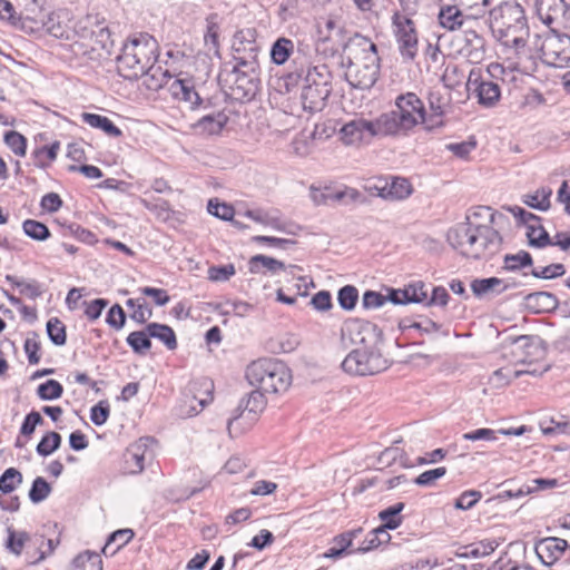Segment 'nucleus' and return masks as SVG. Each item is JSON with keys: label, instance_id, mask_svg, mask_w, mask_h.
Masks as SVG:
<instances>
[{"label": "nucleus", "instance_id": "f257e3e1", "mask_svg": "<svg viewBox=\"0 0 570 570\" xmlns=\"http://www.w3.org/2000/svg\"><path fill=\"white\" fill-rule=\"evenodd\" d=\"M448 242L462 256L479 259L500 249L502 238L489 224H479L468 218L448 232Z\"/></svg>", "mask_w": 570, "mask_h": 570}, {"label": "nucleus", "instance_id": "f03ea898", "mask_svg": "<svg viewBox=\"0 0 570 570\" xmlns=\"http://www.w3.org/2000/svg\"><path fill=\"white\" fill-rule=\"evenodd\" d=\"M420 125L428 130V112L424 102L414 92L397 96L395 108L379 116L383 136L406 137Z\"/></svg>", "mask_w": 570, "mask_h": 570}, {"label": "nucleus", "instance_id": "7ed1b4c3", "mask_svg": "<svg viewBox=\"0 0 570 570\" xmlns=\"http://www.w3.org/2000/svg\"><path fill=\"white\" fill-rule=\"evenodd\" d=\"M158 43L147 33L132 37L124 45L120 56L117 58L118 72L126 79H138L151 73L155 78L160 67L155 68Z\"/></svg>", "mask_w": 570, "mask_h": 570}, {"label": "nucleus", "instance_id": "20e7f679", "mask_svg": "<svg viewBox=\"0 0 570 570\" xmlns=\"http://www.w3.org/2000/svg\"><path fill=\"white\" fill-rule=\"evenodd\" d=\"M346 79L358 89H370L380 73V57L376 45L368 38L355 35L348 48Z\"/></svg>", "mask_w": 570, "mask_h": 570}, {"label": "nucleus", "instance_id": "39448f33", "mask_svg": "<svg viewBox=\"0 0 570 570\" xmlns=\"http://www.w3.org/2000/svg\"><path fill=\"white\" fill-rule=\"evenodd\" d=\"M488 26L505 47L524 48L529 29L523 8L515 2H503L490 11Z\"/></svg>", "mask_w": 570, "mask_h": 570}, {"label": "nucleus", "instance_id": "423d86ee", "mask_svg": "<svg viewBox=\"0 0 570 570\" xmlns=\"http://www.w3.org/2000/svg\"><path fill=\"white\" fill-rule=\"evenodd\" d=\"M218 80L226 96L232 100L250 101L261 89L258 63L254 59L237 58L232 69L225 67L219 72Z\"/></svg>", "mask_w": 570, "mask_h": 570}, {"label": "nucleus", "instance_id": "0eeeda50", "mask_svg": "<svg viewBox=\"0 0 570 570\" xmlns=\"http://www.w3.org/2000/svg\"><path fill=\"white\" fill-rule=\"evenodd\" d=\"M248 383L266 393L285 392L292 383L289 368L276 358H259L252 362L246 370Z\"/></svg>", "mask_w": 570, "mask_h": 570}, {"label": "nucleus", "instance_id": "6e6552de", "mask_svg": "<svg viewBox=\"0 0 570 570\" xmlns=\"http://www.w3.org/2000/svg\"><path fill=\"white\" fill-rule=\"evenodd\" d=\"M503 72L504 69L499 63H490L484 72L480 68H472L468 77L466 89L481 106L492 108L501 98L499 75Z\"/></svg>", "mask_w": 570, "mask_h": 570}, {"label": "nucleus", "instance_id": "1a4fd4ad", "mask_svg": "<svg viewBox=\"0 0 570 570\" xmlns=\"http://www.w3.org/2000/svg\"><path fill=\"white\" fill-rule=\"evenodd\" d=\"M342 370L354 376L379 374L389 368L390 362L375 345L353 348L343 360Z\"/></svg>", "mask_w": 570, "mask_h": 570}, {"label": "nucleus", "instance_id": "9d476101", "mask_svg": "<svg viewBox=\"0 0 570 570\" xmlns=\"http://www.w3.org/2000/svg\"><path fill=\"white\" fill-rule=\"evenodd\" d=\"M511 343L513 346L512 354L515 362L522 365H528V368L515 371L514 374L517 377L522 374L542 375L549 371L550 365L548 364L535 366V364L543 361L547 355V351L541 338L531 335H520L514 337Z\"/></svg>", "mask_w": 570, "mask_h": 570}, {"label": "nucleus", "instance_id": "9b49d317", "mask_svg": "<svg viewBox=\"0 0 570 570\" xmlns=\"http://www.w3.org/2000/svg\"><path fill=\"white\" fill-rule=\"evenodd\" d=\"M293 70L284 77L287 89L297 86L301 81L313 88H328L332 90V75L324 63L312 66L304 53L297 52L293 60Z\"/></svg>", "mask_w": 570, "mask_h": 570}, {"label": "nucleus", "instance_id": "f8f14e48", "mask_svg": "<svg viewBox=\"0 0 570 570\" xmlns=\"http://www.w3.org/2000/svg\"><path fill=\"white\" fill-rule=\"evenodd\" d=\"M402 12L395 11L392 16V31L397 45V50L405 61L415 59L419 52V36L414 21L410 16L415 12H407L403 7Z\"/></svg>", "mask_w": 570, "mask_h": 570}, {"label": "nucleus", "instance_id": "ddd939ff", "mask_svg": "<svg viewBox=\"0 0 570 570\" xmlns=\"http://www.w3.org/2000/svg\"><path fill=\"white\" fill-rule=\"evenodd\" d=\"M316 40L325 45V50L335 53L348 49L353 38L347 40L344 22L338 16L327 14L316 20Z\"/></svg>", "mask_w": 570, "mask_h": 570}, {"label": "nucleus", "instance_id": "4468645a", "mask_svg": "<svg viewBox=\"0 0 570 570\" xmlns=\"http://www.w3.org/2000/svg\"><path fill=\"white\" fill-rule=\"evenodd\" d=\"M544 63L556 68L570 66V36L551 31L539 46Z\"/></svg>", "mask_w": 570, "mask_h": 570}, {"label": "nucleus", "instance_id": "2eb2a0df", "mask_svg": "<svg viewBox=\"0 0 570 570\" xmlns=\"http://www.w3.org/2000/svg\"><path fill=\"white\" fill-rule=\"evenodd\" d=\"M210 386L212 383L207 380L190 382L183 392L176 407L177 415L180 417H191L203 411L212 400Z\"/></svg>", "mask_w": 570, "mask_h": 570}, {"label": "nucleus", "instance_id": "dca6fc26", "mask_svg": "<svg viewBox=\"0 0 570 570\" xmlns=\"http://www.w3.org/2000/svg\"><path fill=\"white\" fill-rule=\"evenodd\" d=\"M338 135L343 144L356 145L366 138L383 136V131L379 127V117L375 120L360 117L344 124L338 130Z\"/></svg>", "mask_w": 570, "mask_h": 570}, {"label": "nucleus", "instance_id": "f3484780", "mask_svg": "<svg viewBox=\"0 0 570 570\" xmlns=\"http://www.w3.org/2000/svg\"><path fill=\"white\" fill-rule=\"evenodd\" d=\"M535 10L539 19L551 31L564 27L570 21V7L564 0H537Z\"/></svg>", "mask_w": 570, "mask_h": 570}, {"label": "nucleus", "instance_id": "a211bd4d", "mask_svg": "<svg viewBox=\"0 0 570 570\" xmlns=\"http://www.w3.org/2000/svg\"><path fill=\"white\" fill-rule=\"evenodd\" d=\"M375 335V326L368 322L356 318L347 320L341 327V345L348 348L352 345H371V338Z\"/></svg>", "mask_w": 570, "mask_h": 570}, {"label": "nucleus", "instance_id": "6ab92c4d", "mask_svg": "<svg viewBox=\"0 0 570 570\" xmlns=\"http://www.w3.org/2000/svg\"><path fill=\"white\" fill-rule=\"evenodd\" d=\"M485 32H473L468 36H454L452 46L455 51L472 63L481 62L487 52Z\"/></svg>", "mask_w": 570, "mask_h": 570}, {"label": "nucleus", "instance_id": "aec40b11", "mask_svg": "<svg viewBox=\"0 0 570 570\" xmlns=\"http://www.w3.org/2000/svg\"><path fill=\"white\" fill-rule=\"evenodd\" d=\"M568 548L570 547L567 540L548 537L539 540L535 543L534 550L543 564L551 566L564 556Z\"/></svg>", "mask_w": 570, "mask_h": 570}, {"label": "nucleus", "instance_id": "412c9836", "mask_svg": "<svg viewBox=\"0 0 570 570\" xmlns=\"http://www.w3.org/2000/svg\"><path fill=\"white\" fill-rule=\"evenodd\" d=\"M32 538L33 535H30L27 531H18L8 527L4 547L16 557L21 556L23 549H27L26 561L28 562L29 557L33 554Z\"/></svg>", "mask_w": 570, "mask_h": 570}, {"label": "nucleus", "instance_id": "4be33fe9", "mask_svg": "<svg viewBox=\"0 0 570 570\" xmlns=\"http://www.w3.org/2000/svg\"><path fill=\"white\" fill-rule=\"evenodd\" d=\"M149 439H139L130 444L124 454L125 469L127 473L137 474L142 472L145 468V458L147 452V443Z\"/></svg>", "mask_w": 570, "mask_h": 570}, {"label": "nucleus", "instance_id": "5701e85b", "mask_svg": "<svg viewBox=\"0 0 570 570\" xmlns=\"http://www.w3.org/2000/svg\"><path fill=\"white\" fill-rule=\"evenodd\" d=\"M332 90L328 88H313L304 85L301 94V101L304 110L309 112L321 111L325 105Z\"/></svg>", "mask_w": 570, "mask_h": 570}, {"label": "nucleus", "instance_id": "b1692460", "mask_svg": "<svg viewBox=\"0 0 570 570\" xmlns=\"http://www.w3.org/2000/svg\"><path fill=\"white\" fill-rule=\"evenodd\" d=\"M243 216L250 218L254 222L262 224L264 226H269L275 230L289 233L287 229V224L281 218L279 212L276 209H247L243 213Z\"/></svg>", "mask_w": 570, "mask_h": 570}, {"label": "nucleus", "instance_id": "393cba45", "mask_svg": "<svg viewBox=\"0 0 570 570\" xmlns=\"http://www.w3.org/2000/svg\"><path fill=\"white\" fill-rule=\"evenodd\" d=\"M248 266L252 274L269 273L271 275H278L281 272L287 273V267L283 262L262 254L253 256Z\"/></svg>", "mask_w": 570, "mask_h": 570}, {"label": "nucleus", "instance_id": "a878e982", "mask_svg": "<svg viewBox=\"0 0 570 570\" xmlns=\"http://www.w3.org/2000/svg\"><path fill=\"white\" fill-rule=\"evenodd\" d=\"M170 92L171 95L180 100L188 102L191 108L197 107L200 104V97L195 90L190 80L187 79H175L170 83Z\"/></svg>", "mask_w": 570, "mask_h": 570}, {"label": "nucleus", "instance_id": "bb28decb", "mask_svg": "<svg viewBox=\"0 0 570 570\" xmlns=\"http://www.w3.org/2000/svg\"><path fill=\"white\" fill-rule=\"evenodd\" d=\"M469 12L463 11L458 4L441 6L438 13L440 26L449 31H456L462 20Z\"/></svg>", "mask_w": 570, "mask_h": 570}, {"label": "nucleus", "instance_id": "cd10ccee", "mask_svg": "<svg viewBox=\"0 0 570 570\" xmlns=\"http://www.w3.org/2000/svg\"><path fill=\"white\" fill-rule=\"evenodd\" d=\"M412 185L406 178L395 177L391 183H385L381 188L380 196L385 199H405L412 194Z\"/></svg>", "mask_w": 570, "mask_h": 570}, {"label": "nucleus", "instance_id": "c85d7f7f", "mask_svg": "<svg viewBox=\"0 0 570 570\" xmlns=\"http://www.w3.org/2000/svg\"><path fill=\"white\" fill-rule=\"evenodd\" d=\"M228 122V116L224 111L203 116L195 128L200 134L218 135Z\"/></svg>", "mask_w": 570, "mask_h": 570}, {"label": "nucleus", "instance_id": "c756f323", "mask_svg": "<svg viewBox=\"0 0 570 570\" xmlns=\"http://www.w3.org/2000/svg\"><path fill=\"white\" fill-rule=\"evenodd\" d=\"M59 540L47 539L42 534H35L32 538L33 554L29 557L28 564H37L50 556Z\"/></svg>", "mask_w": 570, "mask_h": 570}, {"label": "nucleus", "instance_id": "7c9ffc66", "mask_svg": "<svg viewBox=\"0 0 570 570\" xmlns=\"http://www.w3.org/2000/svg\"><path fill=\"white\" fill-rule=\"evenodd\" d=\"M146 330L151 338L160 341L169 351L177 348L176 334L170 326L153 322L146 325Z\"/></svg>", "mask_w": 570, "mask_h": 570}, {"label": "nucleus", "instance_id": "2f4dec72", "mask_svg": "<svg viewBox=\"0 0 570 570\" xmlns=\"http://www.w3.org/2000/svg\"><path fill=\"white\" fill-rule=\"evenodd\" d=\"M431 114H428V130L442 125V116L448 107V101L439 91H432L429 96Z\"/></svg>", "mask_w": 570, "mask_h": 570}, {"label": "nucleus", "instance_id": "473e14b6", "mask_svg": "<svg viewBox=\"0 0 570 570\" xmlns=\"http://www.w3.org/2000/svg\"><path fill=\"white\" fill-rule=\"evenodd\" d=\"M81 119L92 128L102 130L109 137H120L122 131L106 116L82 112Z\"/></svg>", "mask_w": 570, "mask_h": 570}, {"label": "nucleus", "instance_id": "72a5a7b5", "mask_svg": "<svg viewBox=\"0 0 570 570\" xmlns=\"http://www.w3.org/2000/svg\"><path fill=\"white\" fill-rule=\"evenodd\" d=\"M488 27V19L484 18L482 12H469L460 23L455 36H468L473 32H485Z\"/></svg>", "mask_w": 570, "mask_h": 570}, {"label": "nucleus", "instance_id": "f704fd0d", "mask_svg": "<svg viewBox=\"0 0 570 570\" xmlns=\"http://www.w3.org/2000/svg\"><path fill=\"white\" fill-rule=\"evenodd\" d=\"M471 289L475 296L481 297L488 293L501 294L508 289V285H503V281L498 277L476 278L471 283Z\"/></svg>", "mask_w": 570, "mask_h": 570}, {"label": "nucleus", "instance_id": "c9c22d12", "mask_svg": "<svg viewBox=\"0 0 570 570\" xmlns=\"http://www.w3.org/2000/svg\"><path fill=\"white\" fill-rule=\"evenodd\" d=\"M404 508L405 504L403 502H397L380 511L379 519L382 521L381 527H383L386 530L397 529L403 522V517L401 515V512L404 510Z\"/></svg>", "mask_w": 570, "mask_h": 570}, {"label": "nucleus", "instance_id": "e433bc0d", "mask_svg": "<svg viewBox=\"0 0 570 570\" xmlns=\"http://www.w3.org/2000/svg\"><path fill=\"white\" fill-rule=\"evenodd\" d=\"M6 279L14 287H17L20 294L27 296L30 299H37L45 293L42 285L37 279H19L12 275H7Z\"/></svg>", "mask_w": 570, "mask_h": 570}, {"label": "nucleus", "instance_id": "4c0bfd02", "mask_svg": "<svg viewBox=\"0 0 570 570\" xmlns=\"http://www.w3.org/2000/svg\"><path fill=\"white\" fill-rule=\"evenodd\" d=\"M294 53V42L288 38H278L271 48V59L275 65H284Z\"/></svg>", "mask_w": 570, "mask_h": 570}, {"label": "nucleus", "instance_id": "58836bf2", "mask_svg": "<svg viewBox=\"0 0 570 570\" xmlns=\"http://www.w3.org/2000/svg\"><path fill=\"white\" fill-rule=\"evenodd\" d=\"M533 259L530 253L519 250L515 254H507L503 258L502 268L508 272H518L524 267H531Z\"/></svg>", "mask_w": 570, "mask_h": 570}, {"label": "nucleus", "instance_id": "ea45409f", "mask_svg": "<svg viewBox=\"0 0 570 570\" xmlns=\"http://www.w3.org/2000/svg\"><path fill=\"white\" fill-rule=\"evenodd\" d=\"M72 570H102V560L97 552L85 551L73 559Z\"/></svg>", "mask_w": 570, "mask_h": 570}, {"label": "nucleus", "instance_id": "a19ab883", "mask_svg": "<svg viewBox=\"0 0 570 570\" xmlns=\"http://www.w3.org/2000/svg\"><path fill=\"white\" fill-rule=\"evenodd\" d=\"M150 338L149 332L145 328L131 332L127 336L126 342L136 354L145 355L151 347Z\"/></svg>", "mask_w": 570, "mask_h": 570}, {"label": "nucleus", "instance_id": "79ce46f5", "mask_svg": "<svg viewBox=\"0 0 570 570\" xmlns=\"http://www.w3.org/2000/svg\"><path fill=\"white\" fill-rule=\"evenodd\" d=\"M23 481L22 473L16 468H8L0 476V491L3 494L13 492Z\"/></svg>", "mask_w": 570, "mask_h": 570}, {"label": "nucleus", "instance_id": "37998d69", "mask_svg": "<svg viewBox=\"0 0 570 570\" xmlns=\"http://www.w3.org/2000/svg\"><path fill=\"white\" fill-rule=\"evenodd\" d=\"M363 195L355 188L345 187L341 190L330 188V205L342 203L345 205L363 200Z\"/></svg>", "mask_w": 570, "mask_h": 570}, {"label": "nucleus", "instance_id": "c03bdc74", "mask_svg": "<svg viewBox=\"0 0 570 570\" xmlns=\"http://www.w3.org/2000/svg\"><path fill=\"white\" fill-rule=\"evenodd\" d=\"M390 538L391 537L387 533V530L380 525L379 528L372 530L367 534L363 546L356 548L355 551H357V552L370 551L374 548H377L383 542H387L390 540Z\"/></svg>", "mask_w": 570, "mask_h": 570}, {"label": "nucleus", "instance_id": "a18cd8bd", "mask_svg": "<svg viewBox=\"0 0 570 570\" xmlns=\"http://www.w3.org/2000/svg\"><path fill=\"white\" fill-rule=\"evenodd\" d=\"M61 435L57 432H47L38 443L36 451L41 456H48L59 449Z\"/></svg>", "mask_w": 570, "mask_h": 570}, {"label": "nucleus", "instance_id": "49530a36", "mask_svg": "<svg viewBox=\"0 0 570 570\" xmlns=\"http://www.w3.org/2000/svg\"><path fill=\"white\" fill-rule=\"evenodd\" d=\"M22 229L27 236L35 240H46L50 237L49 228L41 222L35 219H26L22 224Z\"/></svg>", "mask_w": 570, "mask_h": 570}, {"label": "nucleus", "instance_id": "de8ad7c7", "mask_svg": "<svg viewBox=\"0 0 570 570\" xmlns=\"http://www.w3.org/2000/svg\"><path fill=\"white\" fill-rule=\"evenodd\" d=\"M51 493V485L42 476H37L29 490V499L32 503L45 501Z\"/></svg>", "mask_w": 570, "mask_h": 570}, {"label": "nucleus", "instance_id": "09e8293b", "mask_svg": "<svg viewBox=\"0 0 570 570\" xmlns=\"http://www.w3.org/2000/svg\"><path fill=\"white\" fill-rule=\"evenodd\" d=\"M47 334L55 345L62 346L66 344V326L58 317H51L47 322Z\"/></svg>", "mask_w": 570, "mask_h": 570}, {"label": "nucleus", "instance_id": "8fccbe9b", "mask_svg": "<svg viewBox=\"0 0 570 570\" xmlns=\"http://www.w3.org/2000/svg\"><path fill=\"white\" fill-rule=\"evenodd\" d=\"M358 301V291L353 285H345L340 288L337 293V302L340 306L345 311H352L355 308Z\"/></svg>", "mask_w": 570, "mask_h": 570}, {"label": "nucleus", "instance_id": "3c124183", "mask_svg": "<svg viewBox=\"0 0 570 570\" xmlns=\"http://www.w3.org/2000/svg\"><path fill=\"white\" fill-rule=\"evenodd\" d=\"M264 391L257 389L256 391H253L248 394V397L246 401L242 400L239 403V407L244 406V410L248 411L249 413H261L266 405V400L264 396Z\"/></svg>", "mask_w": 570, "mask_h": 570}, {"label": "nucleus", "instance_id": "603ef678", "mask_svg": "<svg viewBox=\"0 0 570 570\" xmlns=\"http://www.w3.org/2000/svg\"><path fill=\"white\" fill-rule=\"evenodd\" d=\"M63 393L62 385L56 380H48L37 389L38 396L43 401H52L61 397Z\"/></svg>", "mask_w": 570, "mask_h": 570}, {"label": "nucleus", "instance_id": "864d4df0", "mask_svg": "<svg viewBox=\"0 0 570 570\" xmlns=\"http://www.w3.org/2000/svg\"><path fill=\"white\" fill-rule=\"evenodd\" d=\"M527 237L529 239V245L532 247H544L552 244V240L546 229L540 225H531L529 230H527Z\"/></svg>", "mask_w": 570, "mask_h": 570}, {"label": "nucleus", "instance_id": "5fc2aeb1", "mask_svg": "<svg viewBox=\"0 0 570 570\" xmlns=\"http://www.w3.org/2000/svg\"><path fill=\"white\" fill-rule=\"evenodd\" d=\"M4 142L17 156L23 157L26 155L27 139L20 132L14 130L6 132Z\"/></svg>", "mask_w": 570, "mask_h": 570}, {"label": "nucleus", "instance_id": "6e6d98bb", "mask_svg": "<svg viewBox=\"0 0 570 570\" xmlns=\"http://www.w3.org/2000/svg\"><path fill=\"white\" fill-rule=\"evenodd\" d=\"M551 194V189H538L534 194L527 196L525 204L534 209L544 212L550 207Z\"/></svg>", "mask_w": 570, "mask_h": 570}, {"label": "nucleus", "instance_id": "4d7b16f0", "mask_svg": "<svg viewBox=\"0 0 570 570\" xmlns=\"http://www.w3.org/2000/svg\"><path fill=\"white\" fill-rule=\"evenodd\" d=\"M540 428L543 434H569L570 433V421L550 419L540 423Z\"/></svg>", "mask_w": 570, "mask_h": 570}, {"label": "nucleus", "instance_id": "13d9d810", "mask_svg": "<svg viewBox=\"0 0 570 570\" xmlns=\"http://www.w3.org/2000/svg\"><path fill=\"white\" fill-rule=\"evenodd\" d=\"M566 273V267L563 264L556 263L550 264L544 267L540 268H533L531 271V275L535 278H542V279H553L557 277L562 276Z\"/></svg>", "mask_w": 570, "mask_h": 570}, {"label": "nucleus", "instance_id": "bf43d9fd", "mask_svg": "<svg viewBox=\"0 0 570 570\" xmlns=\"http://www.w3.org/2000/svg\"><path fill=\"white\" fill-rule=\"evenodd\" d=\"M208 212L213 216L223 220H232L235 215V209L233 206L226 203H219L217 199H210L208 202Z\"/></svg>", "mask_w": 570, "mask_h": 570}, {"label": "nucleus", "instance_id": "052dcab7", "mask_svg": "<svg viewBox=\"0 0 570 570\" xmlns=\"http://www.w3.org/2000/svg\"><path fill=\"white\" fill-rule=\"evenodd\" d=\"M361 532V528L343 532L333 539V543L346 554L354 553L356 552L355 550L348 551V549L353 546V540L357 538Z\"/></svg>", "mask_w": 570, "mask_h": 570}, {"label": "nucleus", "instance_id": "680f3d73", "mask_svg": "<svg viewBox=\"0 0 570 570\" xmlns=\"http://www.w3.org/2000/svg\"><path fill=\"white\" fill-rule=\"evenodd\" d=\"M476 147V141L474 138H471L466 141L461 142H451L445 145V149L451 151L453 155L461 159H466L472 150Z\"/></svg>", "mask_w": 570, "mask_h": 570}, {"label": "nucleus", "instance_id": "e2e57ef3", "mask_svg": "<svg viewBox=\"0 0 570 570\" xmlns=\"http://www.w3.org/2000/svg\"><path fill=\"white\" fill-rule=\"evenodd\" d=\"M110 414V407L107 401H100L90 409V420L97 425H104Z\"/></svg>", "mask_w": 570, "mask_h": 570}, {"label": "nucleus", "instance_id": "0e129e2a", "mask_svg": "<svg viewBox=\"0 0 570 570\" xmlns=\"http://www.w3.org/2000/svg\"><path fill=\"white\" fill-rule=\"evenodd\" d=\"M40 347L41 345L36 333H33L32 336L26 338L23 348L27 354L29 364L35 365L40 362Z\"/></svg>", "mask_w": 570, "mask_h": 570}, {"label": "nucleus", "instance_id": "69168bd1", "mask_svg": "<svg viewBox=\"0 0 570 570\" xmlns=\"http://www.w3.org/2000/svg\"><path fill=\"white\" fill-rule=\"evenodd\" d=\"M446 473V468L440 466L432 470L424 471L417 478L414 479V483L420 487H431L434 482L444 476Z\"/></svg>", "mask_w": 570, "mask_h": 570}, {"label": "nucleus", "instance_id": "338daca9", "mask_svg": "<svg viewBox=\"0 0 570 570\" xmlns=\"http://www.w3.org/2000/svg\"><path fill=\"white\" fill-rule=\"evenodd\" d=\"M106 323L117 331L125 326L126 314L119 304H115L110 307L107 313Z\"/></svg>", "mask_w": 570, "mask_h": 570}, {"label": "nucleus", "instance_id": "774afa93", "mask_svg": "<svg viewBox=\"0 0 570 570\" xmlns=\"http://www.w3.org/2000/svg\"><path fill=\"white\" fill-rule=\"evenodd\" d=\"M235 273L236 271L233 264L212 266L208 269V278L214 282H225L235 275Z\"/></svg>", "mask_w": 570, "mask_h": 570}]
</instances>
